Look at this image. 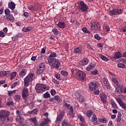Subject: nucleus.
I'll return each mask as SVG.
<instances>
[{"instance_id": "nucleus-1", "label": "nucleus", "mask_w": 126, "mask_h": 126, "mask_svg": "<svg viewBox=\"0 0 126 126\" xmlns=\"http://www.w3.org/2000/svg\"><path fill=\"white\" fill-rule=\"evenodd\" d=\"M47 61L52 69H54V68H59L60 65H61L60 61L56 58H47Z\"/></svg>"}, {"instance_id": "nucleus-2", "label": "nucleus", "mask_w": 126, "mask_h": 126, "mask_svg": "<svg viewBox=\"0 0 126 126\" xmlns=\"http://www.w3.org/2000/svg\"><path fill=\"white\" fill-rule=\"evenodd\" d=\"M35 89L37 93H43L46 90H48L49 88L46 85L37 84L36 85Z\"/></svg>"}, {"instance_id": "nucleus-3", "label": "nucleus", "mask_w": 126, "mask_h": 126, "mask_svg": "<svg viewBox=\"0 0 126 126\" xmlns=\"http://www.w3.org/2000/svg\"><path fill=\"white\" fill-rule=\"evenodd\" d=\"M77 78L78 80H83L85 81V80H86V74L82 72V71L78 70V72H77Z\"/></svg>"}, {"instance_id": "nucleus-4", "label": "nucleus", "mask_w": 126, "mask_h": 126, "mask_svg": "<svg viewBox=\"0 0 126 126\" xmlns=\"http://www.w3.org/2000/svg\"><path fill=\"white\" fill-rule=\"evenodd\" d=\"M63 105L64 107H66V108H67L68 110H69V113L68 114V116L72 117V118H74V115L73 114V112H74V110H73V107L70 106V105L67 104L66 102H64L63 103Z\"/></svg>"}, {"instance_id": "nucleus-5", "label": "nucleus", "mask_w": 126, "mask_h": 126, "mask_svg": "<svg viewBox=\"0 0 126 126\" xmlns=\"http://www.w3.org/2000/svg\"><path fill=\"white\" fill-rule=\"evenodd\" d=\"M33 77H34V74H31L24 79V85L26 87H28V85H29V82L33 80Z\"/></svg>"}, {"instance_id": "nucleus-6", "label": "nucleus", "mask_w": 126, "mask_h": 126, "mask_svg": "<svg viewBox=\"0 0 126 126\" xmlns=\"http://www.w3.org/2000/svg\"><path fill=\"white\" fill-rule=\"evenodd\" d=\"M9 112L6 110H1L0 111V119L7 118V121H9Z\"/></svg>"}, {"instance_id": "nucleus-7", "label": "nucleus", "mask_w": 126, "mask_h": 126, "mask_svg": "<svg viewBox=\"0 0 126 126\" xmlns=\"http://www.w3.org/2000/svg\"><path fill=\"white\" fill-rule=\"evenodd\" d=\"M123 13V10L121 9H113L112 10H110L109 14L111 16L113 15H116V14H122Z\"/></svg>"}, {"instance_id": "nucleus-8", "label": "nucleus", "mask_w": 126, "mask_h": 126, "mask_svg": "<svg viewBox=\"0 0 126 126\" xmlns=\"http://www.w3.org/2000/svg\"><path fill=\"white\" fill-rule=\"evenodd\" d=\"M98 83H97L96 82H91L89 84V89L91 91H95V90L98 88Z\"/></svg>"}, {"instance_id": "nucleus-9", "label": "nucleus", "mask_w": 126, "mask_h": 126, "mask_svg": "<svg viewBox=\"0 0 126 126\" xmlns=\"http://www.w3.org/2000/svg\"><path fill=\"white\" fill-rule=\"evenodd\" d=\"M79 8L80 9V10H81V11L85 12V11H87V5H86V4H85L83 1H80Z\"/></svg>"}, {"instance_id": "nucleus-10", "label": "nucleus", "mask_w": 126, "mask_h": 126, "mask_svg": "<svg viewBox=\"0 0 126 126\" xmlns=\"http://www.w3.org/2000/svg\"><path fill=\"white\" fill-rule=\"evenodd\" d=\"M116 92L118 94H122V93L124 94H126V88L123 87V85H118V89Z\"/></svg>"}, {"instance_id": "nucleus-11", "label": "nucleus", "mask_w": 126, "mask_h": 126, "mask_svg": "<svg viewBox=\"0 0 126 126\" xmlns=\"http://www.w3.org/2000/svg\"><path fill=\"white\" fill-rule=\"evenodd\" d=\"M29 95L28 89H27V88L26 87L24 88L22 91V96L23 99H25V98H26V97H27Z\"/></svg>"}, {"instance_id": "nucleus-12", "label": "nucleus", "mask_w": 126, "mask_h": 126, "mask_svg": "<svg viewBox=\"0 0 126 126\" xmlns=\"http://www.w3.org/2000/svg\"><path fill=\"white\" fill-rule=\"evenodd\" d=\"M16 121L18 123H19V124L20 126H24V122H23L24 121V119L21 117V116H17V118H16Z\"/></svg>"}, {"instance_id": "nucleus-13", "label": "nucleus", "mask_w": 126, "mask_h": 126, "mask_svg": "<svg viewBox=\"0 0 126 126\" xmlns=\"http://www.w3.org/2000/svg\"><path fill=\"white\" fill-rule=\"evenodd\" d=\"M63 117H64V111H62L61 112V113L59 114V115L58 116L56 122L57 123H59V122H61L63 119Z\"/></svg>"}, {"instance_id": "nucleus-14", "label": "nucleus", "mask_w": 126, "mask_h": 126, "mask_svg": "<svg viewBox=\"0 0 126 126\" xmlns=\"http://www.w3.org/2000/svg\"><path fill=\"white\" fill-rule=\"evenodd\" d=\"M4 19L8 20V21H12L14 20V17L12 14H9L3 16Z\"/></svg>"}, {"instance_id": "nucleus-15", "label": "nucleus", "mask_w": 126, "mask_h": 126, "mask_svg": "<svg viewBox=\"0 0 126 126\" xmlns=\"http://www.w3.org/2000/svg\"><path fill=\"white\" fill-rule=\"evenodd\" d=\"M82 47L80 46L79 47H77L74 49V54H77V55H80L82 53Z\"/></svg>"}, {"instance_id": "nucleus-16", "label": "nucleus", "mask_w": 126, "mask_h": 126, "mask_svg": "<svg viewBox=\"0 0 126 126\" xmlns=\"http://www.w3.org/2000/svg\"><path fill=\"white\" fill-rule=\"evenodd\" d=\"M8 7L12 10H14L15 8V3L14 2L11 1L8 3Z\"/></svg>"}, {"instance_id": "nucleus-17", "label": "nucleus", "mask_w": 126, "mask_h": 126, "mask_svg": "<svg viewBox=\"0 0 126 126\" xmlns=\"http://www.w3.org/2000/svg\"><path fill=\"white\" fill-rule=\"evenodd\" d=\"M26 75V69H22L21 71L19 73L20 77H23V76H25Z\"/></svg>"}, {"instance_id": "nucleus-18", "label": "nucleus", "mask_w": 126, "mask_h": 126, "mask_svg": "<svg viewBox=\"0 0 126 126\" xmlns=\"http://www.w3.org/2000/svg\"><path fill=\"white\" fill-rule=\"evenodd\" d=\"M95 65L96 64L95 63L92 65H89L86 68V70H87L88 71H90V70H92V69H93V68L95 67Z\"/></svg>"}, {"instance_id": "nucleus-19", "label": "nucleus", "mask_w": 126, "mask_h": 126, "mask_svg": "<svg viewBox=\"0 0 126 126\" xmlns=\"http://www.w3.org/2000/svg\"><path fill=\"white\" fill-rule=\"evenodd\" d=\"M30 121L34 124V125L33 126H39V124H38V122H37V119H36V118H31Z\"/></svg>"}, {"instance_id": "nucleus-20", "label": "nucleus", "mask_w": 126, "mask_h": 126, "mask_svg": "<svg viewBox=\"0 0 126 126\" xmlns=\"http://www.w3.org/2000/svg\"><path fill=\"white\" fill-rule=\"evenodd\" d=\"M78 119H79L81 122L80 124H85V119H84V117H83V116L79 115H78Z\"/></svg>"}, {"instance_id": "nucleus-21", "label": "nucleus", "mask_w": 126, "mask_h": 126, "mask_svg": "<svg viewBox=\"0 0 126 126\" xmlns=\"http://www.w3.org/2000/svg\"><path fill=\"white\" fill-rule=\"evenodd\" d=\"M32 30V28L31 27H24L22 29V31L23 32H30Z\"/></svg>"}, {"instance_id": "nucleus-22", "label": "nucleus", "mask_w": 126, "mask_h": 126, "mask_svg": "<svg viewBox=\"0 0 126 126\" xmlns=\"http://www.w3.org/2000/svg\"><path fill=\"white\" fill-rule=\"evenodd\" d=\"M122 54L121 53V52H118L115 53L114 58V59H120V58H122Z\"/></svg>"}, {"instance_id": "nucleus-23", "label": "nucleus", "mask_w": 126, "mask_h": 126, "mask_svg": "<svg viewBox=\"0 0 126 126\" xmlns=\"http://www.w3.org/2000/svg\"><path fill=\"white\" fill-rule=\"evenodd\" d=\"M57 26H58L59 28H64L65 27V23L64 22H59L57 24Z\"/></svg>"}, {"instance_id": "nucleus-24", "label": "nucleus", "mask_w": 126, "mask_h": 126, "mask_svg": "<svg viewBox=\"0 0 126 126\" xmlns=\"http://www.w3.org/2000/svg\"><path fill=\"white\" fill-rule=\"evenodd\" d=\"M44 70H45V69L43 68H40V67H38L37 69V73L38 74H41V73H43Z\"/></svg>"}, {"instance_id": "nucleus-25", "label": "nucleus", "mask_w": 126, "mask_h": 126, "mask_svg": "<svg viewBox=\"0 0 126 126\" xmlns=\"http://www.w3.org/2000/svg\"><path fill=\"white\" fill-rule=\"evenodd\" d=\"M98 121L103 124H107L108 123V120L106 118H99Z\"/></svg>"}, {"instance_id": "nucleus-26", "label": "nucleus", "mask_w": 126, "mask_h": 126, "mask_svg": "<svg viewBox=\"0 0 126 126\" xmlns=\"http://www.w3.org/2000/svg\"><path fill=\"white\" fill-rule=\"evenodd\" d=\"M21 98V96L19 94H16L14 96V100L16 102H19L20 99Z\"/></svg>"}, {"instance_id": "nucleus-27", "label": "nucleus", "mask_w": 126, "mask_h": 126, "mask_svg": "<svg viewBox=\"0 0 126 126\" xmlns=\"http://www.w3.org/2000/svg\"><path fill=\"white\" fill-rule=\"evenodd\" d=\"M111 105L113 109H118V106L117 105V104H116V102H115V101H114L113 100H111Z\"/></svg>"}, {"instance_id": "nucleus-28", "label": "nucleus", "mask_w": 126, "mask_h": 126, "mask_svg": "<svg viewBox=\"0 0 126 126\" xmlns=\"http://www.w3.org/2000/svg\"><path fill=\"white\" fill-rule=\"evenodd\" d=\"M57 56V54L55 52H52L51 53V54L49 55V58L48 59H54V58H56Z\"/></svg>"}, {"instance_id": "nucleus-29", "label": "nucleus", "mask_w": 126, "mask_h": 126, "mask_svg": "<svg viewBox=\"0 0 126 126\" xmlns=\"http://www.w3.org/2000/svg\"><path fill=\"white\" fill-rule=\"evenodd\" d=\"M117 123H120L121 122V120H122V114L119 113L118 116L116 119Z\"/></svg>"}, {"instance_id": "nucleus-30", "label": "nucleus", "mask_w": 126, "mask_h": 126, "mask_svg": "<svg viewBox=\"0 0 126 126\" xmlns=\"http://www.w3.org/2000/svg\"><path fill=\"white\" fill-rule=\"evenodd\" d=\"M55 101H57L58 103H60L62 100H61V97L59 95H56L54 97Z\"/></svg>"}, {"instance_id": "nucleus-31", "label": "nucleus", "mask_w": 126, "mask_h": 126, "mask_svg": "<svg viewBox=\"0 0 126 126\" xmlns=\"http://www.w3.org/2000/svg\"><path fill=\"white\" fill-rule=\"evenodd\" d=\"M82 65H86L88 63V60L85 59L82 61Z\"/></svg>"}, {"instance_id": "nucleus-32", "label": "nucleus", "mask_w": 126, "mask_h": 126, "mask_svg": "<svg viewBox=\"0 0 126 126\" xmlns=\"http://www.w3.org/2000/svg\"><path fill=\"white\" fill-rule=\"evenodd\" d=\"M62 126H70V124H69V123H68V122H66V121L64 120L62 123Z\"/></svg>"}, {"instance_id": "nucleus-33", "label": "nucleus", "mask_w": 126, "mask_h": 126, "mask_svg": "<svg viewBox=\"0 0 126 126\" xmlns=\"http://www.w3.org/2000/svg\"><path fill=\"white\" fill-rule=\"evenodd\" d=\"M70 22L73 24H75V25H80V23H79V22H78V21L76 20H71Z\"/></svg>"}, {"instance_id": "nucleus-34", "label": "nucleus", "mask_w": 126, "mask_h": 126, "mask_svg": "<svg viewBox=\"0 0 126 126\" xmlns=\"http://www.w3.org/2000/svg\"><path fill=\"white\" fill-rule=\"evenodd\" d=\"M48 124H49V120H48V119H45L44 122H42L41 125L44 126L45 125H48Z\"/></svg>"}, {"instance_id": "nucleus-35", "label": "nucleus", "mask_w": 126, "mask_h": 126, "mask_svg": "<svg viewBox=\"0 0 126 126\" xmlns=\"http://www.w3.org/2000/svg\"><path fill=\"white\" fill-rule=\"evenodd\" d=\"M37 113H38V108L34 109L31 112L32 115H37Z\"/></svg>"}, {"instance_id": "nucleus-36", "label": "nucleus", "mask_w": 126, "mask_h": 126, "mask_svg": "<svg viewBox=\"0 0 126 126\" xmlns=\"http://www.w3.org/2000/svg\"><path fill=\"white\" fill-rule=\"evenodd\" d=\"M6 75V71H3L0 72V77H3Z\"/></svg>"}, {"instance_id": "nucleus-37", "label": "nucleus", "mask_w": 126, "mask_h": 126, "mask_svg": "<svg viewBox=\"0 0 126 126\" xmlns=\"http://www.w3.org/2000/svg\"><path fill=\"white\" fill-rule=\"evenodd\" d=\"M50 94L47 92L45 94H43V98H45V99H47V98H50Z\"/></svg>"}, {"instance_id": "nucleus-38", "label": "nucleus", "mask_w": 126, "mask_h": 126, "mask_svg": "<svg viewBox=\"0 0 126 126\" xmlns=\"http://www.w3.org/2000/svg\"><path fill=\"white\" fill-rule=\"evenodd\" d=\"M92 119H93V122L94 124H97V117L96 116V115H94L93 116Z\"/></svg>"}, {"instance_id": "nucleus-39", "label": "nucleus", "mask_w": 126, "mask_h": 126, "mask_svg": "<svg viewBox=\"0 0 126 126\" xmlns=\"http://www.w3.org/2000/svg\"><path fill=\"white\" fill-rule=\"evenodd\" d=\"M28 8L30 10H31L32 11H34V10H35V7H34V6L32 5L28 6Z\"/></svg>"}, {"instance_id": "nucleus-40", "label": "nucleus", "mask_w": 126, "mask_h": 126, "mask_svg": "<svg viewBox=\"0 0 126 126\" xmlns=\"http://www.w3.org/2000/svg\"><path fill=\"white\" fill-rule=\"evenodd\" d=\"M112 81L114 82V83H115V84H116V85H117V88H118V85H121L119 84V83H118V80H117V79L115 78H112Z\"/></svg>"}, {"instance_id": "nucleus-41", "label": "nucleus", "mask_w": 126, "mask_h": 126, "mask_svg": "<svg viewBox=\"0 0 126 126\" xmlns=\"http://www.w3.org/2000/svg\"><path fill=\"white\" fill-rule=\"evenodd\" d=\"M6 105V106H13L14 105V103H13V101H7Z\"/></svg>"}, {"instance_id": "nucleus-42", "label": "nucleus", "mask_w": 126, "mask_h": 126, "mask_svg": "<svg viewBox=\"0 0 126 126\" xmlns=\"http://www.w3.org/2000/svg\"><path fill=\"white\" fill-rule=\"evenodd\" d=\"M100 58H101L102 61H104V62H108V61H109V59L103 55H101Z\"/></svg>"}, {"instance_id": "nucleus-43", "label": "nucleus", "mask_w": 126, "mask_h": 126, "mask_svg": "<svg viewBox=\"0 0 126 126\" xmlns=\"http://www.w3.org/2000/svg\"><path fill=\"white\" fill-rule=\"evenodd\" d=\"M82 30L84 32V33H87L88 34H90V32L87 30V28H86V27H84L82 28Z\"/></svg>"}, {"instance_id": "nucleus-44", "label": "nucleus", "mask_w": 126, "mask_h": 126, "mask_svg": "<svg viewBox=\"0 0 126 126\" xmlns=\"http://www.w3.org/2000/svg\"><path fill=\"white\" fill-rule=\"evenodd\" d=\"M52 32H54L55 35H59V31L57 29H53L52 30Z\"/></svg>"}, {"instance_id": "nucleus-45", "label": "nucleus", "mask_w": 126, "mask_h": 126, "mask_svg": "<svg viewBox=\"0 0 126 126\" xmlns=\"http://www.w3.org/2000/svg\"><path fill=\"white\" fill-rule=\"evenodd\" d=\"M15 76H16V72H13L11 74L10 78L13 79Z\"/></svg>"}, {"instance_id": "nucleus-46", "label": "nucleus", "mask_w": 126, "mask_h": 126, "mask_svg": "<svg viewBox=\"0 0 126 126\" xmlns=\"http://www.w3.org/2000/svg\"><path fill=\"white\" fill-rule=\"evenodd\" d=\"M39 67H40V68H43L45 69V67H46V66L45 65V63H42L40 64H39Z\"/></svg>"}, {"instance_id": "nucleus-47", "label": "nucleus", "mask_w": 126, "mask_h": 126, "mask_svg": "<svg viewBox=\"0 0 126 126\" xmlns=\"http://www.w3.org/2000/svg\"><path fill=\"white\" fill-rule=\"evenodd\" d=\"M72 74H76L77 75V72H78V70L75 69H73L71 70Z\"/></svg>"}, {"instance_id": "nucleus-48", "label": "nucleus", "mask_w": 126, "mask_h": 126, "mask_svg": "<svg viewBox=\"0 0 126 126\" xmlns=\"http://www.w3.org/2000/svg\"><path fill=\"white\" fill-rule=\"evenodd\" d=\"M61 73L62 74V75H63V76H67V72L66 71L62 70L61 71Z\"/></svg>"}, {"instance_id": "nucleus-49", "label": "nucleus", "mask_w": 126, "mask_h": 126, "mask_svg": "<svg viewBox=\"0 0 126 126\" xmlns=\"http://www.w3.org/2000/svg\"><path fill=\"white\" fill-rule=\"evenodd\" d=\"M118 66V67H120V68H125L126 65L124 63H119Z\"/></svg>"}, {"instance_id": "nucleus-50", "label": "nucleus", "mask_w": 126, "mask_h": 126, "mask_svg": "<svg viewBox=\"0 0 126 126\" xmlns=\"http://www.w3.org/2000/svg\"><path fill=\"white\" fill-rule=\"evenodd\" d=\"M86 115L87 117H90L92 116V111L89 110L87 112Z\"/></svg>"}, {"instance_id": "nucleus-51", "label": "nucleus", "mask_w": 126, "mask_h": 126, "mask_svg": "<svg viewBox=\"0 0 126 126\" xmlns=\"http://www.w3.org/2000/svg\"><path fill=\"white\" fill-rule=\"evenodd\" d=\"M16 92V90H13V91H8V96H11L12 95V94H13V93H15Z\"/></svg>"}, {"instance_id": "nucleus-52", "label": "nucleus", "mask_w": 126, "mask_h": 126, "mask_svg": "<svg viewBox=\"0 0 126 126\" xmlns=\"http://www.w3.org/2000/svg\"><path fill=\"white\" fill-rule=\"evenodd\" d=\"M95 24V26L97 29H101V25H100V23L98 22L94 23Z\"/></svg>"}, {"instance_id": "nucleus-53", "label": "nucleus", "mask_w": 126, "mask_h": 126, "mask_svg": "<svg viewBox=\"0 0 126 126\" xmlns=\"http://www.w3.org/2000/svg\"><path fill=\"white\" fill-rule=\"evenodd\" d=\"M4 12L6 15H9V13H10V11L9 9H6L4 11Z\"/></svg>"}, {"instance_id": "nucleus-54", "label": "nucleus", "mask_w": 126, "mask_h": 126, "mask_svg": "<svg viewBox=\"0 0 126 126\" xmlns=\"http://www.w3.org/2000/svg\"><path fill=\"white\" fill-rule=\"evenodd\" d=\"M55 76L57 79H58V80H62V78H61V75H60V74H56Z\"/></svg>"}, {"instance_id": "nucleus-55", "label": "nucleus", "mask_w": 126, "mask_h": 126, "mask_svg": "<svg viewBox=\"0 0 126 126\" xmlns=\"http://www.w3.org/2000/svg\"><path fill=\"white\" fill-rule=\"evenodd\" d=\"M106 98H107V95L106 94H102L100 96L101 100H105Z\"/></svg>"}, {"instance_id": "nucleus-56", "label": "nucleus", "mask_w": 126, "mask_h": 126, "mask_svg": "<svg viewBox=\"0 0 126 126\" xmlns=\"http://www.w3.org/2000/svg\"><path fill=\"white\" fill-rule=\"evenodd\" d=\"M102 81L104 83V84H108V79H107L106 78H103Z\"/></svg>"}, {"instance_id": "nucleus-57", "label": "nucleus", "mask_w": 126, "mask_h": 126, "mask_svg": "<svg viewBox=\"0 0 126 126\" xmlns=\"http://www.w3.org/2000/svg\"><path fill=\"white\" fill-rule=\"evenodd\" d=\"M95 25L96 24L95 23H94V24L91 23V29H92V30H94L95 29Z\"/></svg>"}, {"instance_id": "nucleus-58", "label": "nucleus", "mask_w": 126, "mask_h": 126, "mask_svg": "<svg viewBox=\"0 0 126 126\" xmlns=\"http://www.w3.org/2000/svg\"><path fill=\"white\" fill-rule=\"evenodd\" d=\"M92 74H93L94 75H96L97 73H98V71L97 70H94L92 71Z\"/></svg>"}, {"instance_id": "nucleus-59", "label": "nucleus", "mask_w": 126, "mask_h": 126, "mask_svg": "<svg viewBox=\"0 0 126 126\" xmlns=\"http://www.w3.org/2000/svg\"><path fill=\"white\" fill-rule=\"evenodd\" d=\"M94 38L95 39H96V40H101V37H100L99 35H98V34H95L94 35Z\"/></svg>"}, {"instance_id": "nucleus-60", "label": "nucleus", "mask_w": 126, "mask_h": 126, "mask_svg": "<svg viewBox=\"0 0 126 126\" xmlns=\"http://www.w3.org/2000/svg\"><path fill=\"white\" fill-rule=\"evenodd\" d=\"M51 95H52V96L55 95L56 94V90H55L54 89L51 90Z\"/></svg>"}, {"instance_id": "nucleus-61", "label": "nucleus", "mask_w": 126, "mask_h": 126, "mask_svg": "<svg viewBox=\"0 0 126 126\" xmlns=\"http://www.w3.org/2000/svg\"><path fill=\"white\" fill-rule=\"evenodd\" d=\"M52 81L53 82H54V83H55V84H60V82L58 81L57 80H56V79L55 78H53L52 79Z\"/></svg>"}, {"instance_id": "nucleus-62", "label": "nucleus", "mask_w": 126, "mask_h": 126, "mask_svg": "<svg viewBox=\"0 0 126 126\" xmlns=\"http://www.w3.org/2000/svg\"><path fill=\"white\" fill-rule=\"evenodd\" d=\"M4 36H5L4 35V32H2V31L0 32V37H2V38H3V37H4Z\"/></svg>"}, {"instance_id": "nucleus-63", "label": "nucleus", "mask_w": 126, "mask_h": 126, "mask_svg": "<svg viewBox=\"0 0 126 126\" xmlns=\"http://www.w3.org/2000/svg\"><path fill=\"white\" fill-rule=\"evenodd\" d=\"M120 62H121V63H125V64H126V60L124 59V58H122L120 60Z\"/></svg>"}, {"instance_id": "nucleus-64", "label": "nucleus", "mask_w": 126, "mask_h": 126, "mask_svg": "<svg viewBox=\"0 0 126 126\" xmlns=\"http://www.w3.org/2000/svg\"><path fill=\"white\" fill-rule=\"evenodd\" d=\"M121 32H126V27L121 29Z\"/></svg>"}]
</instances>
